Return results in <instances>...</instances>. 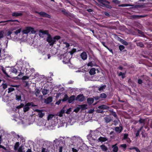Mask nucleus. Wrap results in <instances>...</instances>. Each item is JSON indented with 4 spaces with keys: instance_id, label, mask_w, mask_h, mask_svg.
<instances>
[{
    "instance_id": "54",
    "label": "nucleus",
    "mask_w": 152,
    "mask_h": 152,
    "mask_svg": "<svg viewBox=\"0 0 152 152\" xmlns=\"http://www.w3.org/2000/svg\"><path fill=\"white\" fill-rule=\"evenodd\" d=\"M72 152H77L78 150V149L77 150V149H75L74 148H72Z\"/></svg>"
},
{
    "instance_id": "18",
    "label": "nucleus",
    "mask_w": 152,
    "mask_h": 152,
    "mask_svg": "<svg viewBox=\"0 0 152 152\" xmlns=\"http://www.w3.org/2000/svg\"><path fill=\"white\" fill-rule=\"evenodd\" d=\"M98 108L99 109H108L109 107L106 105H100L98 107Z\"/></svg>"
},
{
    "instance_id": "27",
    "label": "nucleus",
    "mask_w": 152,
    "mask_h": 152,
    "mask_svg": "<svg viewBox=\"0 0 152 152\" xmlns=\"http://www.w3.org/2000/svg\"><path fill=\"white\" fill-rule=\"evenodd\" d=\"M65 113V110L64 109H62L59 112L58 115L60 117H61L63 116V115Z\"/></svg>"
},
{
    "instance_id": "49",
    "label": "nucleus",
    "mask_w": 152,
    "mask_h": 152,
    "mask_svg": "<svg viewBox=\"0 0 152 152\" xmlns=\"http://www.w3.org/2000/svg\"><path fill=\"white\" fill-rule=\"evenodd\" d=\"M61 11L65 15H66L68 14L67 12L65 9L62 10Z\"/></svg>"
},
{
    "instance_id": "60",
    "label": "nucleus",
    "mask_w": 152,
    "mask_h": 152,
    "mask_svg": "<svg viewBox=\"0 0 152 152\" xmlns=\"http://www.w3.org/2000/svg\"><path fill=\"white\" fill-rule=\"evenodd\" d=\"M12 32L10 31H9L7 33V36H10L12 34Z\"/></svg>"
},
{
    "instance_id": "4",
    "label": "nucleus",
    "mask_w": 152,
    "mask_h": 152,
    "mask_svg": "<svg viewBox=\"0 0 152 152\" xmlns=\"http://www.w3.org/2000/svg\"><path fill=\"white\" fill-rule=\"evenodd\" d=\"M99 132L97 131H95L92 133L91 134V137L93 139L95 140H96L97 138L99 137Z\"/></svg>"
},
{
    "instance_id": "1",
    "label": "nucleus",
    "mask_w": 152,
    "mask_h": 152,
    "mask_svg": "<svg viewBox=\"0 0 152 152\" xmlns=\"http://www.w3.org/2000/svg\"><path fill=\"white\" fill-rule=\"evenodd\" d=\"M44 34H47L48 35L46 40L49 43L50 46H53L56 41L61 38L59 36H56L53 38H52L50 35L48 34V30L44 31L43 30H39V35L40 37H43Z\"/></svg>"
},
{
    "instance_id": "23",
    "label": "nucleus",
    "mask_w": 152,
    "mask_h": 152,
    "mask_svg": "<svg viewBox=\"0 0 152 152\" xmlns=\"http://www.w3.org/2000/svg\"><path fill=\"white\" fill-rule=\"evenodd\" d=\"M71 139L72 142H75L79 139V138L75 136H73L72 137Z\"/></svg>"
},
{
    "instance_id": "30",
    "label": "nucleus",
    "mask_w": 152,
    "mask_h": 152,
    "mask_svg": "<svg viewBox=\"0 0 152 152\" xmlns=\"http://www.w3.org/2000/svg\"><path fill=\"white\" fill-rule=\"evenodd\" d=\"M54 115L53 114H50L48 115V120L49 121L52 119L54 117Z\"/></svg>"
},
{
    "instance_id": "42",
    "label": "nucleus",
    "mask_w": 152,
    "mask_h": 152,
    "mask_svg": "<svg viewBox=\"0 0 152 152\" xmlns=\"http://www.w3.org/2000/svg\"><path fill=\"white\" fill-rule=\"evenodd\" d=\"M2 86L3 88L4 89H5L6 88H7V85L6 84H4L3 83L2 85Z\"/></svg>"
},
{
    "instance_id": "21",
    "label": "nucleus",
    "mask_w": 152,
    "mask_h": 152,
    "mask_svg": "<svg viewBox=\"0 0 152 152\" xmlns=\"http://www.w3.org/2000/svg\"><path fill=\"white\" fill-rule=\"evenodd\" d=\"M96 64L94 62L91 61L89 62L87 64L88 66L92 67L93 66H95Z\"/></svg>"
},
{
    "instance_id": "62",
    "label": "nucleus",
    "mask_w": 152,
    "mask_h": 152,
    "mask_svg": "<svg viewBox=\"0 0 152 152\" xmlns=\"http://www.w3.org/2000/svg\"><path fill=\"white\" fill-rule=\"evenodd\" d=\"M61 100H58V101H57V102H56V104L57 105L59 104H60V103H61Z\"/></svg>"
},
{
    "instance_id": "9",
    "label": "nucleus",
    "mask_w": 152,
    "mask_h": 152,
    "mask_svg": "<svg viewBox=\"0 0 152 152\" xmlns=\"http://www.w3.org/2000/svg\"><path fill=\"white\" fill-rule=\"evenodd\" d=\"M35 111L38 113V116L40 118H42L45 115L44 113L42 112V110L36 109Z\"/></svg>"
},
{
    "instance_id": "22",
    "label": "nucleus",
    "mask_w": 152,
    "mask_h": 152,
    "mask_svg": "<svg viewBox=\"0 0 152 152\" xmlns=\"http://www.w3.org/2000/svg\"><path fill=\"white\" fill-rule=\"evenodd\" d=\"M94 101V99L91 98H88L87 99L88 103L90 104H92L93 102Z\"/></svg>"
},
{
    "instance_id": "33",
    "label": "nucleus",
    "mask_w": 152,
    "mask_h": 152,
    "mask_svg": "<svg viewBox=\"0 0 152 152\" xmlns=\"http://www.w3.org/2000/svg\"><path fill=\"white\" fill-rule=\"evenodd\" d=\"M48 90L46 89H43L42 91V92L43 94L44 95L47 94H48Z\"/></svg>"
},
{
    "instance_id": "10",
    "label": "nucleus",
    "mask_w": 152,
    "mask_h": 152,
    "mask_svg": "<svg viewBox=\"0 0 152 152\" xmlns=\"http://www.w3.org/2000/svg\"><path fill=\"white\" fill-rule=\"evenodd\" d=\"M23 14L21 12H14L12 13V15L14 17H18L22 15Z\"/></svg>"
},
{
    "instance_id": "24",
    "label": "nucleus",
    "mask_w": 152,
    "mask_h": 152,
    "mask_svg": "<svg viewBox=\"0 0 152 152\" xmlns=\"http://www.w3.org/2000/svg\"><path fill=\"white\" fill-rule=\"evenodd\" d=\"M4 53V52L3 51H1V49L0 50V60L3 58V57L5 56V55Z\"/></svg>"
},
{
    "instance_id": "38",
    "label": "nucleus",
    "mask_w": 152,
    "mask_h": 152,
    "mask_svg": "<svg viewBox=\"0 0 152 152\" xmlns=\"http://www.w3.org/2000/svg\"><path fill=\"white\" fill-rule=\"evenodd\" d=\"M68 99V97L67 95H65L64 98L62 100V101L64 102L66 101L67 99Z\"/></svg>"
},
{
    "instance_id": "39",
    "label": "nucleus",
    "mask_w": 152,
    "mask_h": 152,
    "mask_svg": "<svg viewBox=\"0 0 152 152\" xmlns=\"http://www.w3.org/2000/svg\"><path fill=\"white\" fill-rule=\"evenodd\" d=\"M100 96L101 98H106L107 97V96L105 94L102 93L100 94Z\"/></svg>"
},
{
    "instance_id": "36",
    "label": "nucleus",
    "mask_w": 152,
    "mask_h": 152,
    "mask_svg": "<svg viewBox=\"0 0 152 152\" xmlns=\"http://www.w3.org/2000/svg\"><path fill=\"white\" fill-rule=\"evenodd\" d=\"M137 46H140L141 47H142L144 46L143 44L140 42H137Z\"/></svg>"
},
{
    "instance_id": "40",
    "label": "nucleus",
    "mask_w": 152,
    "mask_h": 152,
    "mask_svg": "<svg viewBox=\"0 0 152 152\" xmlns=\"http://www.w3.org/2000/svg\"><path fill=\"white\" fill-rule=\"evenodd\" d=\"M14 90H15V89L11 87V88H8V93H10V92L13 91H14Z\"/></svg>"
},
{
    "instance_id": "2",
    "label": "nucleus",
    "mask_w": 152,
    "mask_h": 152,
    "mask_svg": "<svg viewBox=\"0 0 152 152\" xmlns=\"http://www.w3.org/2000/svg\"><path fill=\"white\" fill-rule=\"evenodd\" d=\"M34 106L35 105L32 102L28 103L24 107L23 111L24 112H26L29 110L30 107Z\"/></svg>"
},
{
    "instance_id": "14",
    "label": "nucleus",
    "mask_w": 152,
    "mask_h": 152,
    "mask_svg": "<svg viewBox=\"0 0 152 152\" xmlns=\"http://www.w3.org/2000/svg\"><path fill=\"white\" fill-rule=\"evenodd\" d=\"M52 101V98L51 97H49L47 99H45V102L47 104H49Z\"/></svg>"
},
{
    "instance_id": "34",
    "label": "nucleus",
    "mask_w": 152,
    "mask_h": 152,
    "mask_svg": "<svg viewBox=\"0 0 152 152\" xmlns=\"http://www.w3.org/2000/svg\"><path fill=\"white\" fill-rule=\"evenodd\" d=\"M69 61V58H64L63 60V63L65 64L67 63Z\"/></svg>"
},
{
    "instance_id": "3",
    "label": "nucleus",
    "mask_w": 152,
    "mask_h": 152,
    "mask_svg": "<svg viewBox=\"0 0 152 152\" xmlns=\"http://www.w3.org/2000/svg\"><path fill=\"white\" fill-rule=\"evenodd\" d=\"M98 1L102 4V5H101L102 6L109 8L111 7L110 6L106 4L105 3L106 2L108 4H109V3L108 1H106L104 0H98Z\"/></svg>"
},
{
    "instance_id": "57",
    "label": "nucleus",
    "mask_w": 152,
    "mask_h": 152,
    "mask_svg": "<svg viewBox=\"0 0 152 152\" xmlns=\"http://www.w3.org/2000/svg\"><path fill=\"white\" fill-rule=\"evenodd\" d=\"M121 147L123 148H125L126 147V144H122L120 145Z\"/></svg>"
},
{
    "instance_id": "44",
    "label": "nucleus",
    "mask_w": 152,
    "mask_h": 152,
    "mask_svg": "<svg viewBox=\"0 0 152 152\" xmlns=\"http://www.w3.org/2000/svg\"><path fill=\"white\" fill-rule=\"evenodd\" d=\"M4 32L3 31H0V39L3 38Z\"/></svg>"
},
{
    "instance_id": "25",
    "label": "nucleus",
    "mask_w": 152,
    "mask_h": 152,
    "mask_svg": "<svg viewBox=\"0 0 152 152\" xmlns=\"http://www.w3.org/2000/svg\"><path fill=\"white\" fill-rule=\"evenodd\" d=\"M106 86L105 85H103L102 86H100L98 88V90L100 91H102L105 88Z\"/></svg>"
},
{
    "instance_id": "12",
    "label": "nucleus",
    "mask_w": 152,
    "mask_h": 152,
    "mask_svg": "<svg viewBox=\"0 0 152 152\" xmlns=\"http://www.w3.org/2000/svg\"><path fill=\"white\" fill-rule=\"evenodd\" d=\"M75 99V96L74 95H72L68 98V102L69 103L73 102Z\"/></svg>"
},
{
    "instance_id": "53",
    "label": "nucleus",
    "mask_w": 152,
    "mask_h": 152,
    "mask_svg": "<svg viewBox=\"0 0 152 152\" xmlns=\"http://www.w3.org/2000/svg\"><path fill=\"white\" fill-rule=\"evenodd\" d=\"M29 78V77H28V76H23V77H22V79L23 80H27V79H28Z\"/></svg>"
},
{
    "instance_id": "52",
    "label": "nucleus",
    "mask_w": 152,
    "mask_h": 152,
    "mask_svg": "<svg viewBox=\"0 0 152 152\" xmlns=\"http://www.w3.org/2000/svg\"><path fill=\"white\" fill-rule=\"evenodd\" d=\"M94 109H91L88 110V113H89L91 114V113H93V112H94Z\"/></svg>"
},
{
    "instance_id": "58",
    "label": "nucleus",
    "mask_w": 152,
    "mask_h": 152,
    "mask_svg": "<svg viewBox=\"0 0 152 152\" xmlns=\"http://www.w3.org/2000/svg\"><path fill=\"white\" fill-rule=\"evenodd\" d=\"M14 22V20L11 19V20H7L4 21V23H6V22Z\"/></svg>"
},
{
    "instance_id": "19",
    "label": "nucleus",
    "mask_w": 152,
    "mask_h": 152,
    "mask_svg": "<svg viewBox=\"0 0 152 152\" xmlns=\"http://www.w3.org/2000/svg\"><path fill=\"white\" fill-rule=\"evenodd\" d=\"M80 109L82 110H84L87 108V105L86 104H83L79 105Z\"/></svg>"
},
{
    "instance_id": "8",
    "label": "nucleus",
    "mask_w": 152,
    "mask_h": 152,
    "mask_svg": "<svg viewBox=\"0 0 152 152\" xmlns=\"http://www.w3.org/2000/svg\"><path fill=\"white\" fill-rule=\"evenodd\" d=\"M31 29L30 27H27L23 30L22 32L23 34H27L31 31Z\"/></svg>"
},
{
    "instance_id": "37",
    "label": "nucleus",
    "mask_w": 152,
    "mask_h": 152,
    "mask_svg": "<svg viewBox=\"0 0 152 152\" xmlns=\"http://www.w3.org/2000/svg\"><path fill=\"white\" fill-rule=\"evenodd\" d=\"M128 134H124V137L123 138L122 140H126L128 139Z\"/></svg>"
},
{
    "instance_id": "51",
    "label": "nucleus",
    "mask_w": 152,
    "mask_h": 152,
    "mask_svg": "<svg viewBox=\"0 0 152 152\" xmlns=\"http://www.w3.org/2000/svg\"><path fill=\"white\" fill-rule=\"evenodd\" d=\"M31 32L32 34H35L36 31L34 30V29L33 28H31Z\"/></svg>"
},
{
    "instance_id": "55",
    "label": "nucleus",
    "mask_w": 152,
    "mask_h": 152,
    "mask_svg": "<svg viewBox=\"0 0 152 152\" xmlns=\"http://www.w3.org/2000/svg\"><path fill=\"white\" fill-rule=\"evenodd\" d=\"M112 1L115 4H119L120 3V1L118 0H113Z\"/></svg>"
},
{
    "instance_id": "46",
    "label": "nucleus",
    "mask_w": 152,
    "mask_h": 152,
    "mask_svg": "<svg viewBox=\"0 0 152 152\" xmlns=\"http://www.w3.org/2000/svg\"><path fill=\"white\" fill-rule=\"evenodd\" d=\"M72 111V108H69L68 109L67 111L66 112V113L67 114H69Z\"/></svg>"
},
{
    "instance_id": "11",
    "label": "nucleus",
    "mask_w": 152,
    "mask_h": 152,
    "mask_svg": "<svg viewBox=\"0 0 152 152\" xmlns=\"http://www.w3.org/2000/svg\"><path fill=\"white\" fill-rule=\"evenodd\" d=\"M115 131L118 133H120L123 130V128L122 126L116 127L115 128Z\"/></svg>"
},
{
    "instance_id": "59",
    "label": "nucleus",
    "mask_w": 152,
    "mask_h": 152,
    "mask_svg": "<svg viewBox=\"0 0 152 152\" xmlns=\"http://www.w3.org/2000/svg\"><path fill=\"white\" fill-rule=\"evenodd\" d=\"M3 73L7 77H9V76L7 74L5 70L3 69L2 70Z\"/></svg>"
},
{
    "instance_id": "63",
    "label": "nucleus",
    "mask_w": 152,
    "mask_h": 152,
    "mask_svg": "<svg viewBox=\"0 0 152 152\" xmlns=\"http://www.w3.org/2000/svg\"><path fill=\"white\" fill-rule=\"evenodd\" d=\"M18 152H23L21 147H20L18 149Z\"/></svg>"
},
{
    "instance_id": "31",
    "label": "nucleus",
    "mask_w": 152,
    "mask_h": 152,
    "mask_svg": "<svg viewBox=\"0 0 152 152\" xmlns=\"http://www.w3.org/2000/svg\"><path fill=\"white\" fill-rule=\"evenodd\" d=\"M12 134L16 138L18 139L21 137L20 136L16 134V133L14 132L12 133Z\"/></svg>"
},
{
    "instance_id": "61",
    "label": "nucleus",
    "mask_w": 152,
    "mask_h": 152,
    "mask_svg": "<svg viewBox=\"0 0 152 152\" xmlns=\"http://www.w3.org/2000/svg\"><path fill=\"white\" fill-rule=\"evenodd\" d=\"M104 14L105 15H106V16H107L108 17H109V16H110V14H109V13H108L107 12H104Z\"/></svg>"
},
{
    "instance_id": "5",
    "label": "nucleus",
    "mask_w": 152,
    "mask_h": 152,
    "mask_svg": "<svg viewBox=\"0 0 152 152\" xmlns=\"http://www.w3.org/2000/svg\"><path fill=\"white\" fill-rule=\"evenodd\" d=\"M84 99V97L83 94H80L78 95L75 99L76 100L80 102H83Z\"/></svg>"
},
{
    "instance_id": "16",
    "label": "nucleus",
    "mask_w": 152,
    "mask_h": 152,
    "mask_svg": "<svg viewBox=\"0 0 152 152\" xmlns=\"http://www.w3.org/2000/svg\"><path fill=\"white\" fill-rule=\"evenodd\" d=\"M117 144L112 146V148H113V152H117L118 150V148L117 146Z\"/></svg>"
},
{
    "instance_id": "35",
    "label": "nucleus",
    "mask_w": 152,
    "mask_h": 152,
    "mask_svg": "<svg viewBox=\"0 0 152 152\" xmlns=\"http://www.w3.org/2000/svg\"><path fill=\"white\" fill-rule=\"evenodd\" d=\"M21 31V29L20 28L19 29L17 30L16 31L14 32L15 34L16 35H18V34L20 33Z\"/></svg>"
},
{
    "instance_id": "20",
    "label": "nucleus",
    "mask_w": 152,
    "mask_h": 152,
    "mask_svg": "<svg viewBox=\"0 0 152 152\" xmlns=\"http://www.w3.org/2000/svg\"><path fill=\"white\" fill-rule=\"evenodd\" d=\"M104 118L105 122L107 123H109L112 120L111 118L109 116H107L105 117Z\"/></svg>"
},
{
    "instance_id": "26",
    "label": "nucleus",
    "mask_w": 152,
    "mask_h": 152,
    "mask_svg": "<svg viewBox=\"0 0 152 152\" xmlns=\"http://www.w3.org/2000/svg\"><path fill=\"white\" fill-rule=\"evenodd\" d=\"M134 5H131L129 4H124L119 5V7H128V6H134Z\"/></svg>"
},
{
    "instance_id": "28",
    "label": "nucleus",
    "mask_w": 152,
    "mask_h": 152,
    "mask_svg": "<svg viewBox=\"0 0 152 152\" xmlns=\"http://www.w3.org/2000/svg\"><path fill=\"white\" fill-rule=\"evenodd\" d=\"M120 41L122 44L125 45H128L127 42L123 39H120Z\"/></svg>"
},
{
    "instance_id": "41",
    "label": "nucleus",
    "mask_w": 152,
    "mask_h": 152,
    "mask_svg": "<svg viewBox=\"0 0 152 152\" xmlns=\"http://www.w3.org/2000/svg\"><path fill=\"white\" fill-rule=\"evenodd\" d=\"M124 47L123 45H120L119 46V49L121 51H122L124 49Z\"/></svg>"
},
{
    "instance_id": "6",
    "label": "nucleus",
    "mask_w": 152,
    "mask_h": 152,
    "mask_svg": "<svg viewBox=\"0 0 152 152\" xmlns=\"http://www.w3.org/2000/svg\"><path fill=\"white\" fill-rule=\"evenodd\" d=\"M36 13H38L39 14L40 16L42 17H46V18H50V15L45 12H36Z\"/></svg>"
},
{
    "instance_id": "7",
    "label": "nucleus",
    "mask_w": 152,
    "mask_h": 152,
    "mask_svg": "<svg viewBox=\"0 0 152 152\" xmlns=\"http://www.w3.org/2000/svg\"><path fill=\"white\" fill-rule=\"evenodd\" d=\"M108 139L105 137H100L97 140L99 142H103L107 141Z\"/></svg>"
},
{
    "instance_id": "29",
    "label": "nucleus",
    "mask_w": 152,
    "mask_h": 152,
    "mask_svg": "<svg viewBox=\"0 0 152 152\" xmlns=\"http://www.w3.org/2000/svg\"><path fill=\"white\" fill-rule=\"evenodd\" d=\"M40 91L38 89H36L35 90V94L37 96H39V94Z\"/></svg>"
},
{
    "instance_id": "47",
    "label": "nucleus",
    "mask_w": 152,
    "mask_h": 152,
    "mask_svg": "<svg viewBox=\"0 0 152 152\" xmlns=\"http://www.w3.org/2000/svg\"><path fill=\"white\" fill-rule=\"evenodd\" d=\"M17 72V69L15 68H13L12 70V72L13 73H16Z\"/></svg>"
},
{
    "instance_id": "56",
    "label": "nucleus",
    "mask_w": 152,
    "mask_h": 152,
    "mask_svg": "<svg viewBox=\"0 0 152 152\" xmlns=\"http://www.w3.org/2000/svg\"><path fill=\"white\" fill-rule=\"evenodd\" d=\"M112 115L114 116L116 118L117 115L116 113L115 112H113L112 113Z\"/></svg>"
},
{
    "instance_id": "45",
    "label": "nucleus",
    "mask_w": 152,
    "mask_h": 152,
    "mask_svg": "<svg viewBox=\"0 0 152 152\" xmlns=\"http://www.w3.org/2000/svg\"><path fill=\"white\" fill-rule=\"evenodd\" d=\"M80 109V107L78 106V107H77L76 108L74 109V111L76 113H77L79 111Z\"/></svg>"
},
{
    "instance_id": "13",
    "label": "nucleus",
    "mask_w": 152,
    "mask_h": 152,
    "mask_svg": "<svg viewBox=\"0 0 152 152\" xmlns=\"http://www.w3.org/2000/svg\"><path fill=\"white\" fill-rule=\"evenodd\" d=\"M80 56L82 59L83 60H86L87 57L86 53L85 52H83L80 54Z\"/></svg>"
},
{
    "instance_id": "15",
    "label": "nucleus",
    "mask_w": 152,
    "mask_h": 152,
    "mask_svg": "<svg viewBox=\"0 0 152 152\" xmlns=\"http://www.w3.org/2000/svg\"><path fill=\"white\" fill-rule=\"evenodd\" d=\"M100 147L103 151H106L108 150L107 148L104 145H101Z\"/></svg>"
},
{
    "instance_id": "43",
    "label": "nucleus",
    "mask_w": 152,
    "mask_h": 152,
    "mask_svg": "<svg viewBox=\"0 0 152 152\" xmlns=\"http://www.w3.org/2000/svg\"><path fill=\"white\" fill-rule=\"evenodd\" d=\"M145 119L140 118L139 121V122L140 123H144V122H145Z\"/></svg>"
},
{
    "instance_id": "17",
    "label": "nucleus",
    "mask_w": 152,
    "mask_h": 152,
    "mask_svg": "<svg viewBox=\"0 0 152 152\" xmlns=\"http://www.w3.org/2000/svg\"><path fill=\"white\" fill-rule=\"evenodd\" d=\"M89 73L91 75H94L96 73L95 69L94 68L91 69L89 71Z\"/></svg>"
},
{
    "instance_id": "32",
    "label": "nucleus",
    "mask_w": 152,
    "mask_h": 152,
    "mask_svg": "<svg viewBox=\"0 0 152 152\" xmlns=\"http://www.w3.org/2000/svg\"><path fill=\"white\" fill-rule=\"evenodd\" d=\"M16 99L18 101L21 100V96L20 95H16Z\"/></svg>"
},
{
    "instance_id": "64",
    "label": "nucleus",
    "mask_w": 152,
    "mask_h": 152,
    "mask_svg": "<svg viewBox=\"0 0 152 152\" xmlns=\"http://www.w3.org/2000/svg\"><path fill=\"white\" fill-rule=\"evenodd\" d=\"M138 83L139 84H141L142 83V81L140 79L138 80Z\"/></svg>"
},
{
    "instance_id": "50",
    "label": "nucleus",
    "mask_w": 152,
    "mask_h": 152,
    "mask_svg": "<svg viewBox=\"0 0 152 152\" xmlns=\"http://www.w3.org/2000/svg\"><path fill=\"white\" fill-rule=\"evenodd\" d=\"M133 17L134 18H139V17L141 18V17H143V16L142 15L139 16V15H133Z\"/></svg>"
},
{
    "instance_id": "48",
    "label": "nucleus",
    "mask_w": 152,
    "mask_h": 152,
    "mask_svg": "<svg viewBox=\"0 0 152 152\" xmlns=\"http://www.w3.org/2000/svg\"><path fill=\"white\" fill-rule=\"evenodd\" d=\"M142 137H146V134L145 133V131H142Z\"/></svg>"
}]
</instances>
